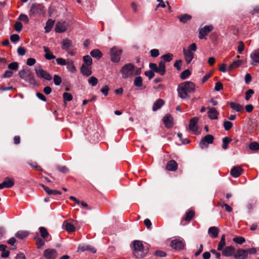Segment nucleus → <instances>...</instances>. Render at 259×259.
Instances as JSON below:
<instances>
[{
	"label": "nucleus",
	"mask_w": 259,
	"mask_h": 259,
	"mask_svg": "<svg viewBox=\"0 0 259 259\" xmlns=\"http://www.w3.org/2000/svg\"><path fill=\"white\" fill-rule=\"evenodd\" d=\"M195 89V84L191 81L182 82L179 84L177 88L178 96L182 99L189 98V94L194 92Z\"/></svg>",
	"instance_id": "obj_1"
},
{
	"label": "nucleus",
	"mask_w": 259,
	"mask_h": 259,
	"mask_svg": "<svg viewBox=\"0 0 259 259\" xmlns=\"http://www.w3.org/2000/svg\"><path fill=\"white\" fill-rule=\"evenodd\" d=\"M122 77L124 79L131 78L141 73L140 68H136L132 63H127L123 65L120 71Z\"/></svg>",
	"instance_id": "obj_2"
},
{
	"label": "nucleus",
	"mask_w": 259,
	"mask_h": 259,
	"mask_svg": "<svg viewBox=\"0 0 259 259\" xmlns=\"http://www.w3.org/2000/svg\"><path fill=\"white\" fill-rule=\"evenodd\" d=\"M132 245L133 254L137 258H143L148 253V248L144 247L142 242L141 241H134L132 243Z\"/></svg>",
	"instance_id": "obj_3"
},
{
	"label": "nucleus",
	"mask_w": 259,
	"mask_h": 259,
	"mask_svg": "<svg viewBox=\"0 0 259 259\" xmlns=\"http://www.w3.org/2000/svg\"><path fill=\"white\" fill-rule=\"evenodd\" d=\"M19 75L20 77L28 82L32 85H36V81L34 78L32 73L29 69H23L19 71Z\"/></svg>",
	"instance_id": "obj_4"
},
{
	"label": "nucleus",
	"mask_w": 259,
	"mask_h": 259,
	"mask_svg": "<svg viewBox=\"0 0 259 259\" xmlns=\"http://www.w3.org/2000/svg\"><path fill=\"white\" fill-rule=\"evenodd\" d=\"M121 53V49L115 46L112 47L110 50V56L111 61L114 63H117L119 62Z\"/></svg>",
	"instance_id": "obj_5"
},
{
	"label": "nucleus",
	"mask_w": 259,
	"mask_h": 259,
	"mask_svg": "<svg viewBox=\"0 0 259 259\" xmlns=\"http://www.w3.org/2000/svg\"><path fill=\"white\" fill-rule=\"evenodd\" d=\"M44 13V7L40 4L32 5L29 11L30 16H39Z\"/></svg>",
	"instance_id": "obj_6"
},
{
	"label": "nucleus",
	"mask_w": 259,
	"mask_h": 259,
	"mask_svg": "<svg viewBox=\"0 0 259 259\" xmlns=\"http://www.w3.org/2000/svg\"><path fill=\"white\" fill-rule=\"evenodd\" d=\"M185 246V242L182 239H175L170 242V246L176 250L183 249Z\"/></svg>",
	"instance_id": "obj_7"
},
{
	"label": "nucleus",
	"mask_w": 259,
	"mask_h": 259,
	"mask_svg": "<svg viewBox=\"0 0 259 259\" xmlns=\"http://www.w3.org/2000/svg\"><path fill=\"white\" fill-rule=\"evenodd\" d=\"M214 138L211 135H207L203 138L199 143V146L201 149L206 148L208 144L213 143Z\"/></svg>",
	"instance_id": "obj_8"
},
{
	"label": "nucleus",
	"mask_w": 259,
	"mask_h": 259,
	"mask_svg": "<svg viewBox=\"0 0 259 259\" xmlns=\"http://www.w3.org/2000/svg\"><path fill=\"white\" fill-rule=\"evenodd\" d=\"M69 27V24L65 21L58 22L55 26V31L57 32L62 33L67 30Z\"/></svg>",
	"instance_id": "obj_9"
},
{
	"label": "nucleus",
	"mask_w": 259,
	"mask_h": 259,
	"mask_svg": "<svg viewBox=\"0 0 259 259\" xmlns=\"http://www.w3.org/2000/svg\"><path fill=\"white\" fill-rule=\"evenodd\" d=\"M213 29L211 25H206L200 28L199 30V38L203 39Z\"/></svg>",
	"instance_id": "obj_10"
},
{
	"label": "nucleus",
	"mask_w": 259,
	"mask_h": 259,
	"mask_svg": "<svg viewBox=\"0 0 259 259\" xmlns=\"http://www.w3.org/2000/svg\"><path fill=\"white\" fill-rule=\"evenodd\" d=\"M251 59V65L256 66L259 63V49L254 50L250 55Z\"/></svg>",
	"instance_id": "obj_11"
},
{
	"label": "nucleus",
	"mask_w": 259,
	"mask_h": 259,
	"mask_svg": "<svg viewBox=\"0 0 259 259\" xmlns=\"http://www.w3.org/2000/svg\"><path fill=\"white\" fill-rule=\"evenodd\" d=\"M35 70L37 76L41 78H44L48 80H50L52 79V77L50 74L45 70L41 68H36Z\"/></svg>",
	"instance_id": "obj_12"
},
{
	"label": "nucleus",
	"mask_w": 259,
	"mask_h": 259,
	"mask_svg": "<svg viewBox=\"0 0 259 259\" xmlns=\"http://www.w3.org/2000/svg\"><path fill=\"white\" fill-rule=\"evenodd\" d=\"M44 255L46 259H55L57 256V252L54 249H47L44 251Z\"/></svg>",
	"instance_id": "obj_13"
},
{
	"label": "nucleus",
	"mask_w": 259,
	"mask_h": 259,
	"mask_svg": "<svg viewBox=\"0 0 259 259\" xmlns=\"http://www.w3.org/2000/svg\"><path fill=\"white\" fill-rule=\"evenodd\" d=\"M198 118L197 117H194L192 118L190 121L189 124V128L190 130L192 131L195 134L198 131V125L197 123L198 121Z\"/></svg>",
	"instance_id": "obj_14"
},
{
	"label": "nucleus",
	"mask_w": 259,
	"mask_h": 259,
	"mask_svg": "<svg viewBox=\"0 0 259 259\" xmlns=\"http://www.w3.org/2000/svg\"><path fill=\"white\" fill-rule=\"evenodd\" d=\"M183 52L186 62L187 64L190 63L194 57V54L185 48L183 49Z\"/></svg>",
	"instance_id": "obj_15"
},
{
	"label": "nucleus",
	"mask_w": 259,
	"mask_h": 259,
	"mask_svg": "<svg viewBox=\"0 0 259 259\" xmlns=\"http://www.w3.org/2000/svg\"><path fill=\"white\" fill-rule=\"evenodd\" d=\"M222 250V254L226 257H230L232 256L235 251V249L232 246H228Z\"/></svg>",
	"instance_id": "obj_16"
},
{
	"label": "nucleus",
	"mask_w": 259,
	"mask_h": 259,
	"mask_svg": "<svg viewBox=\"0 0 259 259\" xmlns=\"http://www.w3.org/2000/svg\"><path fill=\"white\" fill-rule=\"evenodd\" d=\"M248 256L247 250L240 249H238L234 255L235 259H245Z\"/></svg>",
	"instance_id": "obj_17"
},
{
	"label": "nucleus",
	"mask_w": 259,
	"mask_h": 259,
	"mask_svg": "<svg viewBox=\"0 0 259 259\" xmlns=\"http://www.w3.org/2000/svg\"><path fill=\"white\" fill-rule=\"evenodd\" d=\"M243 169L239 166H236L233 167L230 171L231 176L234 178L239 177L242 173Z\"/></svg>",
	"instance_id": "obj_18"
},
{
	"label": "nucleus",
	"mask_w": 259,
	"mask_h": 259,
	"mask_svg": "<svg viewBox=\"0 0 259 259\" xmlns=\"http://www.w3.org/2000/svg\"><path fill=\"white\" fill-rule=\"evenodd\" d=\"M81 73L87 76L91 75L92 73L91 66L82 64L80 68Z\"/></svg>",
	"instance_id": "obj_19"
},
{
	"label": "nucleus",
	"mask_w": 259,
	"mask_h": 259,
	"mask_svg": "<svg viewBox=\"0 0 259 259\" xmlns=\"http://www.w3.org/2000/svg\"><path fill=\"white\" fill-rule=\"evenodd\" d=\"M34 239L36 241V244L38 249L40 248L45 244V241H48L47 239H44L39 237L38 233L34 237Z\"/></svg>",
	"instance_id": "obj_20"
},
{
	"label": "nucleus",
	"mask_w": 259,
	"mask_h": 259,
	"mask_svg": "<svg viewBox=\"0 0 259 259\" xmlns=\"http://www.w3.org/2000/svg\"><path fill=\"white\" fill-rule=\"evenodd\" d=\"M219 233V229L216 227H211L208 229V233L212 238H217Z\"/></svg>",
	"instance_id": "obj_21"
},
{
	"label": "nucleus",
	"mask_w": 259,
	"mask_h": 259,
	"mask_svg": "<svg viewBox=\"0 0 259 259\" xmlns=\"http://www.w3.org/2000/svg\"><path fill=\"white\" fill-rule=\"evenodd\" d=\"M177 168L178 164L174 160L168 161L166 165V168L169 171H176Z\"/></svg>",
	"instance_id": "obj_22"
},
{
	"label": "nucleus",
	"mask_w": 259,
	"mask_h": 259,
	"mask_svg": "<svg viewBox=\"0 0 259 259\" xmlns=\"http://www.w3.org/2000/svg\"><path fill=\"white\" fill-rule=\"evenodd\" d=\"M165 64L164 61L159 62L157 68V73H159L160 75H164L165 74Z\"/></svg>",
	"instance_id": "obj_23"
},
{
	"label": "nucleus",
	"mask_w": 259,
	"mask_h": 259,
	"mask_svg": "<svg viewBox=\"0 0 259 259\" xmlns=\"http://www.w3.org/2000/svg\"><path fill=\"white\" fill-rule=\"evenodd\" d=\"M208 116L211 119H217L218 117L219 112L214 108H209Z\"/></svg>",
	"instance_id": "obj_24"
},
{
	"label": "nucleus",
	"mask_w": 259,
	"mask_h": 259,
	"mask_svg": "<svg viewBox=\"0 0 259 259\" xmlns=\"http://www.w3.org/2000/svg\"><path fill=\"white\" fill-rule=\"evenodd\" d=\"M163 121L165 126L168 128H170L172 126V117L170 115H167L163 118Z\"/></svg>",
	"instance_id": "obj_25"
},
{
	"label": "nucleus",
	"mask_w": 259,
	"mask_h": 259,
	"mask_svg": "<svg viewBox=\"0 0 259 259\" xmlns=\"http://www.w3.org/2000/svg\"><path fill=\"white\" fill-rule=\"evenodd\" d=\"M63 228L69 233H72L75 231V228L74 226L71 223L64 221L63 224Z\"/></svg>",
	"instance_id": "obj_26"
},
{
	"label": "nucleus",
	"mask_w": 259,
	"mask_h": 259,
	"mask_svg": "<svg viewBox=\"0 0 259 259\" xmlns=\"http://www.w3.org/2000/svg\"><path fill=\"white\" fill-rule=\"evenodd\" d=\"M68 70L71 73H75L76 71V69L74 65L73 61L71 59H67V63L66 65Z\"/></svg>",
	"instance_id": "obj_27"
},
{
	"label": "nucleus",
	"mask_w": 259,
	"mask_h": 259,
	"mask_svg": "<svg viewBox=\"0 0 259 259\" xmlns=\"http://www.w3.org/2000/svg\"><path fill=\"white\" fill-rule=\"evenodd\" d=\"M44 52H45V57L46 59L50 60L56 58V56L52 54L49 48L47 47H44Z\"/></svg>",
	"instance_id": "obj_28"
},
{
	"label": "nucleus",
	"mask_w": 259,
	"mask_h": 259,
	"mask_svg": "<svg viewBox=\"0 0 259 259\" xmlns=\"http://www.w3.org/2000/svg\"><path fill=\"white\" fill-rule=\"evenodd\" d=\"M164 104V101L161 99L157 100L154 103L152 107L153 111H155L160 109Z\"/></svg>",
	"instance_id": "obj_29"
},
{
	"label": "nucleus",
	"mask_w": 259,
	"mask_h": 259,
	"mask_svg": "<svg viewBox=\"0 0 259 259\" xmlns=\"http://www.w3.org/2000/svg\"><path fill=\"white\" fill-rule=\"evenodd\" d=\"M242 63L243 61L241 60H237L233 61L228 67V71H230L233 69L239 67Z\"/></svg>",
	"instance_id": "obj_30"
},
{
	"label": "nucleus",
	"mask_w": 259,
	"mask_h": 259,
	"mask_svg": "<svg viewBox=\"0 0 259 259\" xmlns=\"http://www.w3.org/2000/svg\"><path fill=\"white\" fill-rule=\"evenodd\" d=\"M3 182L5 188H10L14 186L15 181L13 178H9L8 177L5 179Z\"/></svg>",
	"instance_id": "obj_31"
},
{
	"label": "nucleus",
	"mask_w": 259,
	"mask_h": 259,
	"mask_svg": "<svg viewBox=\"0 0 259 259\" xmlns=\"http://www.w3.org/2000/svg\"><path fill=\"white\" fill-rule=\"evenodd\" d=\"M228 104L233 110H235L237 112H241L243 110V107L238 103L229 102Z\"/></svg>",
	"instance_id": "obj_32"
},
{
	"label": "nucleus",
	"mask_w": 259,
	"mask_h": 259,
	"mask_svg": "<svg viewBox=\"0 0 259 259\" xmlns=\"http://www.w3.org/2000/svg\"><path fill=\"white\" fill-rule=\"evenodd\" d=\"M39 231L41 237L44 239H47V238L49 237V233L47 229L44 227H40L39 228Z\"/></svg>",
	"instance_id": "obj_33"
},
{
	"label": "nucleus",
	"mask_w": 259,
	"mask_h": 259,
	"mask_svg": "<svg viewBox=\"0 0 259 259\" xmlns=\"http://www.w3.org/2000/svg\"><path fill=\"white\" fill-rule=\"evenodd\" d=\"M72 47V41L68 39H64L62 41V49L68 51Z\"/></svg>",
	"instance_id": "obj_34"
},
{
	"label": "nucleus",
	"mask_w": 259,
	"mask_h": 259,
	"mask_svg": "<svg viewBox=\"0 0 259 259\" xmlns=\"http://www.w3.org/2000/svg\"><path fill=\"white\" fill-rule=\"evenodd\" d=\"M194 211L192 210H188L185 214L184 220L187 222H190L194 216Z\"/></svg>",
	"instance_id": "obj_35"
},
{
	"label": "nucleus",
	"mask_w": 259,
	"mask_h": 259,
	"mask_svg": "<svg viewBox=\"0 0 259 259\" xmlns=\"http://www.w3.org/2000/svg\"><path fill=\"white\" fill-rule=\"evenodd\" d=\"M29 235L28 232L27 231H19L17 232V233L15 234V236L20 239H23Z\"/></svg>",
	"instance_id": "obj_36"
},
{
	"label": "nucleus",
	"mask_w": 259,
	"mask_h": 259,
	"mask_svg": "<svg viewBox=\"0 0 259 259\" xmlns=\"http://www.w3.org/2000/svg\"><path fill=\"white\" fill-rule=\"evenodd\" d=\"M226 245V240H225V235L223 234L221 236V240L219 243L218 245L217 250L218 251H221L223 250L224 247Z\"/></svg>",
	"instance_id": "obj_37"
},
{
	"label": "nucleus",
	"mask_w": 259,
	"mask_h": 259,
	"mask_svg": "<svg viewBox=\"0 0 259 259\" xmlns=\"http://www.w3.org/2000/svg\"><path fill=\"white\" fill-rule=\"evenodd\" d=\"M54 24V21H53V20H52L51 19H49L47 21V22L46 23V26L45 27V31L46 33H48L51 31Z\"/></svg>",
	"instance_id": "obj_38"
},
{
	"label": "nucleus",
	"mask_w": 259,
	"mask_h": 259,
	"mask_svg": "<svg viewBox=\"0 0 259 259\" xmlns=\"http://www.w3.org/2000/svg\"><path fill=\"white\" fill-rule=\"evenodd\" d=\"M90 55L93 57L98 59H100L102 57V54L101 52L98 49H94L92 50L90 53Z\"/></svg>",
	"instance_id": "obj_39"
},
{
	"label": "nucleus",
	"mask_w": 259,
	"mask_h": 259,
	"mask_svg": "<svg viewBox=\"0 0 259 259\" xmlns=\"http://www.w3.org/2000/svg\"><path fill=\"white\" fill-rule=\"evenodd\" d=\"M192 17L191 15L188 14H184L180 16H178V18L180 21L182 23H186L191 19Z\"/></svg>",
	"instance_id": "obj_40"
},
{
	"label": "nucleus",
	"mask_w": 259,
	"mask_h": 259,
	"mask_svg": "<svg viewBox=\"0 0 259 259\" xmlns=\"http://www.w3.org/2000/svg\"><path fill=\"white\" fill-rule=\"evenodd\" d=\"M232 141V139L228 137H226L223 139L222 148L223 149H227L228 148V145Z\"/></svg>",
	"instance_id": "obj_41"
},
{
	"label": "nucleus",
	"mask_w": 259,
	"mask_h": 259,
	"mask_svg": "<svg viewBox=\"0 0 259 259\" xmlns=\"http://www.w3.org/2000/svg\"><path fill=\"white\" fill-rule=\"evenodd\" d=\"M134 85L137 87H141L143 85V79L141 76H138L135 78Z\"/></svg>",
	"instance_id": "obj_42"
},
{
	"label": "nucleus",
	"mask_w": 259,
	"mask_h": 259,
	"mask_svg": "<svg viewBox=\"0 0 259 259\" xmlns=\"http://www.w3.org/2000/svg\"><path fill=\"white\" fill-rule=\"evenodd\" d=\"M83 61L84 62L83 64H85V65L91 66L92 64V59L89 55L84 56L83 58Z\"/></svg>",
	"instance_id": "obj_43"
},
{
	"label": "nucleus",
	"mask_w": 259,
	"mask_h": 259,
	"mask_svg": "<svg viewBox=\"0 0 259 259\" xmlns=\"http://www.w3.org/2000/svg\"><path fill=\"white\" fill-rule=\"evenodd\" d=\"M18 19L20 21H21L24 22L25 24H28L29 23V20L28 16L24 14H21L19 15Z\"/></svg>",
	"instance_id": "obj_44"
},
{
	"label": "nucleus",
	"mask_w": 259,
	"mask_h": 259,
	"mask_svg": "<svg viewBox=\"0 0 259 259\" xmlns=\"http://www.w3.org/2000/svg\"><path fill=\"white\" fill-rule=\"evenodd\" d=\"M173 55L171 53H167L161 57V58L163 59L164 61L170 62L172 60Z\"/></svg>",
	"instance_id": "obj_45"
},
{
	"label": "nucleus",
	"mask_w": 259,
	"mask_h": 259,
	"mask_svg": "<svg viewBox=\"0 0 259 259\" xmlns=\"http://www.w3.org/2000/svg\"><path fill=\"white\" fill-rule=\"evenodd\" d=\"M88 82L92 86L94 87L97 84L98 80L96 77L92 76L89 78Z\"/></svg>",
	"instance_id": "obj_46"
},
{
	"label": "nucleus",
	"mask_w": 259,
	"mask_h": 259,
	"mask_svg": "<svg viewBox=\"0 0 259 259\" xmlns=\"http://www.w3.org/2000/svg\"><path fill=\"white\" fill-rule=\"evenodd\" d=\"M249 148L251 150L256 151L259 149V144L255 142H252L249 144Z\"/></svg>",
	"instance_id": "obj_47"
},
{
	"label": "nucleus",
	"mask_w": 259,
	"mask_h": 259,
	"mask_svg": "<svg viewBox=\"0 0 259 259\" xmlns=\"http://www.w3.org/2000/svg\"><path fill=\"white\" fill-rule=\"evenodd\" d=\"M28 164L33 168L39 171H42V169L36 162H28Z\"/></svg>",
	"instance_id": "obj_48"
},
{
	"label": "nucleus",
	"mask_w": 259,
	"mask_h": 259,
	"mask_svg": "<svg viewBox=\"0 0 259 259\" xmlns=\"http://www.w3.org/2000/svg\"><path fill=\"white\" fill-rule=\"evenodd\" d=\"M190 74V71L188 69H187L182 72L180 76L182 79H185L188 77Z\"/></svg>",
	"instance_id": "obj_49"
},
{
	"label": "nucleus",
	"mask_w": 259,
	"mask_h": 259,
	"mask_svg": "<svg viewBox=\"0 0 259 259\" xmlns=\"http://www.w3.org/2000/svg\"><path fill=\"white\" fill-rule=\"evenodd\" d=\"M233 240L239 244H241L245 241L244 238L242 237H235L233 238Z\"/></svg>",
	"instance_id": "obj_50"
},
{
	"label": "nucleus",
	"mask_w": 259,
	"mask_h": 259,
	"mask_svg": "<svg viewBox=\"0 0 259 259\" xmlns=\"http://www.w3.org/2000/svg\"><path fill=\"white\" fill-rule=\"evenodd\" d=\"M18 63L16 62L11 63L8 65V68L10 69L17 70L18 68Z\"/></svg>",
	"instance_id": "obj_51"
},
{
	"label": "nucleus",
	"mask_w": 259,
	"mask_h": 259,
	"mask_svg": "<svg viewBox=\"0 0 259 259\" xmlns=\"http://www.w3.org/2000/svg\"><path fill=\"white\" fill-rule=\"evenodd\" d=\"M63 97L65 101H70L72 100V96L68 93H64Z\"/></svg>",
	"instance_id": "obj_52"
},
{
	"label": "nucleus",
	"mask_w": 259,
	"mask_h": 259,
	"mask_svg": "<svg viewBox=\"0 0 259 259\" xmlns=\"http://www.w3.org/2000/svg\"><path fill=\"white\" fill-rule=\"evenodd\" d=\"M254 91L252 89H249L245 93V100L248 101L251 97L252 95L254 94Z\"/></svg>",
	"instance_id": "obj_53"
},
{
	"label": "nucleus",
	"mask_w": 259,
	"mask_h": 259,
	"mask_svg": "<svg viewBox=\"0 0 259 259\" xmlns=\"http://www.w3.org/2000/svg\"><path fill=\"white\" fill-rule=\"evenodd\" d=\"M233 126V123L229 121H226L224 122V126L226 131L230 130Z\"/></svg>",
	"instance_id": "obj_54"
},
{
	"label": "nucleus",
	"mask_w": 259,
	"mask_h": 259,
	"mask_svg": "<svg viewBox=\"0 0 259 259\" xmlns=\"http://www.w3.org/2000/svg\"><path fill=\"white\" fill-rule=\"evenodd\" d=\"M54 81L56 85H59L62 82V79L59 76L55 75L54 76Z\"/></svg>",
	"instance_id": "obj_55"
},
{
	"label": "nucleus",
	"mask_w": 259,
	"mask_h": 259,
	"mask_svg": "<svg viewBox=\"0 0 259 259\" xmlns=\"http://www.w3.org/2000/svg\"><path fill=\"white\" fill-rule=\"evenodd\" d=\"M90 248V245H80L78 247V251H84L85 250H89Z\"/></svg>",
	"instance_id": "obj_56"
},
{
	"label": "nucleus",
	"mask_w": 259,
	"mask_h": 259,
	"mask_svg": "<svg viewBox=\"0 0 259 259\" xmlns=\"http://www.w3.org/2000/svg\"><path fill=\"white\" fill-rule=\"evenodd\" d=\"M23 25L20 22H16L14 25V28L16 31L19 32L21 30Z\"/></svg>",
	"instance_id": "obj_57"
},
{
	"label": "nucleus",
	"mask_w": 259,
	"mask_h": 259,
	"mask_svg": "<svg viewBox=\"0 0 259 259\" xmlns=\"http://www.w3.org/2000/svg\"><path fill=\"white\" fill-rule=\"evenodd\" d=\"M220 205L222 208L225 207V210L227 212H231L232 210V207L226 203H222Z\"/></svg>",
	"instance_id": "obj_58"
},
{
	"label": "nucleus",
	"mask_w": 259,
	"mask_h": 259,
	"mask_svg": "<svg viewBox=\"0 0 259 259\" xmlns=\"http://www.w3.org/2000/svg\"><path fill=\"white\" fill-rule=\"evenodd\" d=\"M56 62L59 65H66L67 63V60H66L63 58H59L56 59Z\"/></svg>",
	"instance_id": "obj_59"
},
{
	"label": "nucleus",
	"mask_w": 259,
	"mask_h": 259,
	"mask_svg": "<svg viewBox=\"0 0 259 259\" xmlns=\"http://www.w3.org/2000/svg\"><path fill=\"white\" fill-rule=\"evenodd\" d=\"M244 49V45L242 41H239L238 46V52L241 54Z\"/></svg>",
	"instance_id": "obj_60"
},
{
	"label": "nucleus",
	"mask_w": 259,
	"mask_h": 259,
	"mask_svg": "<svg viewBox=\"0 0 259 259\" xmlns=\"http://www.w3.org/2000/svg\"><path fill=\"white\" fill-rule=\"evenodd\" d=\"M144 73L145 75L148 77L149 80L151 79L154 76V73L152 70L146 71Z\"/></svg>",
	"instance_id": "obj_61"
},
{
	"label": "nucleus",
	"mask_w": 259,
	"mask_h": 259,
	"mask_svg": "<svg viewBox=\"0 0 259 259\" xmlns=\"http://www.w3.org/2000/svg\"><path fill=\"white\" fill-rule=\"evenodd\" d=\"M109 90V88L108 86L106 85L101 89V92L105 96H107L108 94Z\"/></svg>",
	"instance_id": "obj_62"
},
{
	"label": "nucleus",
	"mask_w": 259,
	"mask_h": 259,
	"mask_svg": "<svg viewBox=\"0 0 259 259\" xmlns=\"http://www.w3.org/2000/svg\"><path fill=\"white\" fill-rule=\"evenodd\" d=\"M17 53L20 56H24L26 53V50L24 47H20L17 49Z\"/></svg>",
	"instance_id": "obj_63"
},
{
	"label": "nucleus",
	"mask_w": 259,
	"mask_h": 259,
	"mask_svg": "<svg viewBox=\"0 0 259 259\" xmlns=\"http://www.w3.org/2000/svg\"><path fill=\"white\" fill-rule=\"evenodd\" d=\"M20 39L19 35L14 34L10 36V40L14 42H16Z\"/></svg>",
	"instance_id": "obj_64"
}]
</instances>
